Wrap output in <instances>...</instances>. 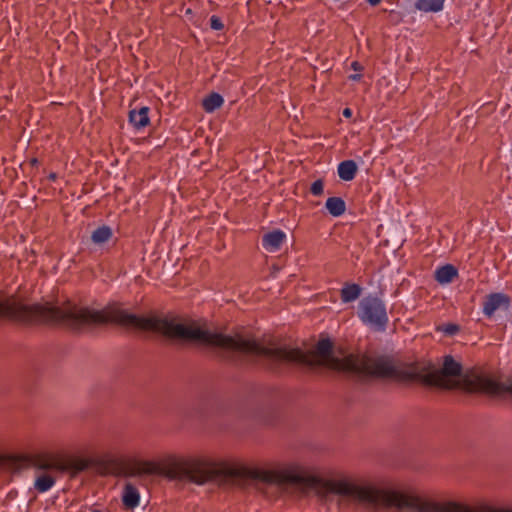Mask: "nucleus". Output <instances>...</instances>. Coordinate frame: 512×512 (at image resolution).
<instances>
[{
  "label": "nucleus",
  "mask_w": 512,
  "mask_h": 512,
  "mask_svg": "<svg viewBox=\"0 0 512 512\" xmlns=\"http://www.w3.org/2000/svg\"><path fill=\"white\" fill-rule=\"evenodd\" d=\"M351 68H352L353 70H355V71H361V70H362V66H361V64H360L359 62H357V61H353V62L351 63Z\"/></svg>",
  "instance_id": "5701e85b"
},
{
  "label": "nucleus",
  "mask_w": 512,
  "mask_h": 512,
  "mask_svg": "<svg viewBox=\"0 0 512 512\" xmlns=\"http://www.w3.org/2000/svg\"><path fill=\"white\" fill-rule=\"evenodd\" d=\"M113 237V231L111 227L102 225L97 227L91 233V241L96 245H103Z\"/></svg>",
  "instance_id": "a211bd4d"
},
{
  "label": "nucleus",
  "mask_w": 512,
  "mask_h": 512,
  "mask_svg": "<svg viewBox=\"0 0 512 512\" xmlns=\"http://www.w3.org/2000/svg\"><path fill=\"white\" fill-rule=\"evenodd\" d=\"M118 475L124 477L159 475L170 480L186 481L196 485H204L221 478H249L279 486L297 485L304 488H317L321 496L337 495L342 503L348 504L347 478L323 480L313 475L308 467L299 463H291L280 470L272 471L232 467L204 457L180 459L171 457L165 465L149 460H135L123 464L119 468Z\"/></svg>",
  "instance_id": "f03ea898"
},
{
  "label": "nucleus",
  "mask_w": 512,
  "mask_h": 512,
  "mask_svg": "<svg viewBox=\"0 0 512 512\" xmlns=\"http://www.w3.org/2000/svg\"><path fill=\"white\" fill-rule=\"evenodd\" d=\"M285 239L286 234L282 230H273L263 235L262 246L268 252H276L281 248Z\"/></svg>",
  "instance_id": "0eeeda50"
},
{
  "label": "nucleus",
  "mask_w": 512,
  "mask_h": 512,
  "mask_svg": "<svg viewBox=\"0 0 512 512\" xmlns=\"http://www.w3.org/2000/svg\"><path fill=\"white\" fill-rule=\"evenodd\" d=\"M460 326L455 323H444L436 327V331L442 332L445 336H455L460 331Z\"/></svg>",
  "instance_id": "6ab92c4d"
},
{
  "label": "nucleus",
  "mask_w": 512,
  "mask_h": 512,
  "mask_svg": "<svg viewBox=\"0 0 512 512\" xmlns=\"http://www.w3.org/2000/svg\"><path fill=\"white\" fill-rule=\"evenodd\" d=\"M64 466L66 467L64 471L72 470L74 473L82 472L88 468V464L84 460H77L71 463H64Z\"/></svg>",
  "instance_id": "aec40b11"
},
{
  "label": "nucleus",
  "mask_w": 512,
  "mask_h": 512,
  "mask_svg": "<svg viewBox=\"0 0 512 512\" xmlns=\"http://www.w3.org/2000/svg\"><path fill=\"white\" fill-rule=\"evenodd\" d=\"M56 483V479L54 476L49 474L48 472H43L39 474L34 482V488L39 493H44L50 490Z\"/></svg>",
  "instance_id": "2eb2a0df"
},
{
  "label": "nucleus",
  "mask_w": 512,
  "mask_h": 512,
  "mask_svg": "<svg viewBox=\"0 0 512 512\" xmlns=\"http://www.w3.org/2000/svg\"><path fill=\"white\" fill-rule=\"evenodd\" d=\"M458 275V270L452 264H446L435 271V279L440 284H448Z\"/></svg>",
  "instance_id": "f8f14e48"
},
{
  "label": "nucleus",
  "mask_w": 512,
  "mask_h": 512,
  "mask_svg": "<svg viewBox=\"0 0 512 512\" xmlns=\"http://www.w3.org/2000/svg\"><path fill=\"white\" fill-rule=\"evenodd\" d=\"M123 327L159 334L177 342L197 343L219 350L226 359L238 362L245 357H261L269 368L280 372L283 365L296 364L308 368L326 367L336 371L378 379H413L416 375L401 369L395 359L386 354H348L343 358L333 354V342L320 339L315 351L306 353L299 348L266 347L254 339L212 332L193 320L172 313L137 315L123 309Z\"/></svg>",
  "instance_id": "f257e3e1"
},
{
  "label": "nucleus",
  "mask_w": 512,
  "mask_h": 512,
  "mask_svg": "<svg viewBox=\"0 0 512 512\" xmlns=\"http://www.w3.org/2000/svg\"><path fill=\"white\" fill-rule=\"evenodd\" d=\"M48 179L51 181H55L57 179V174L52 172L48 175Z\"/></svg>",
  "instance_id": "a878e982"
},
{
  "label": "nucleus",
  "mask_w": 512,
  "mask_h": 512,
  "mask_svg": "<svg viewBox=\"0 0 512 512\" xmlns=\"http://www.w3.org/2000/svg\"><path fill=\"white\" fill-rule=\"evenodd\" d=\"M342 114L344 117L349 118L352 116V110L350 108H345Z\"/></svg>",
  "instance_id": "b1692460"
},
{
  "label": "nucleus",
  "mask_w": 512,
  "mask_h": 512,
  "mask_svg": "<svg viewBox=\"0 0 512 512\" xmlns=\"http://www.w3.org/2000/svg\"><path fill=\"white\" fill-rule=\"evenodd\" d=\"M362 292V288L356 283H345L340 290V297L343 303H351L357 300Z\"/></svg>",
  "instance_id": "9d476101"
},
{
  "label": "nucleus",
  "mask_w": 512,
  "mask_h": 512,
  "mask_svg": "<svg viewBox=\"0 0 512 512\" xmlns=\"http://www.w3.org/2000/svg\"><path fill=\"white\" fill-rule=\"evenodd\" d=\"M91 512H102V511L98 510V509H93Z\"/></svg>",
  "instance_id": "cd10ccee"
},
{
  "label": "nucleus",
  "mask_w": 512,
  "mask_h": 512,
  "mask_svg": "<svg viewBox=\"0 0 512 512\" xmlns=\"http://www.w3.org/2000/svg\"><path fill=\"white\" fill-rule=\"evenodd\" d=\"M323 190H324V183H323V180L322 179H317L315 180L312 184H311V187H310V192L314 195V196H320L323 194Z\"/></svg>",
  "instance_id": "412c9836"
},
{
  "label": "nucleus",
  "mask_w": 512,
  "mask_h": 512,
  "mask_svg": "<svg viewBox=\"0 0 512 512\" xmlns=\"http://www.w3.org/2000/svg\"><path fill=\"white\" fill-rule=\"evenodd\" d=\"M224 104V98L217 92H212L202 101V107L207 113H213Z\"/></svg>",
  "instance_id": "dca6fc26"
},
{
  "label": "nucleus",
  "mask_w": 512,
  "mask_h": 512,
  "mask_svg": "<svg viewBox=\"0 0 512 512\" xmlns=\"http://www.w3.org/2000/svg\"><path fill=\"white\" fill-rule=\"evenodd\" d=\"M445 0H417L415 8L424 13H438L443 10Z\"/></svg>",
  "instance_id": "ddd939ff"
},
{
  "label": "nucleus",
  "mask_w": 512,
  "mask_h": 512,
  "mask_svg": "<svg viewBox=\"0 0 512 512\" xmlns=\"http://www.w3.org/2000/svg\"><path fill=\"white\" fill-rule=\"evenodd\" d=\"M358 167L354 160H345L338 165V176L343 181H352L357 173Z\"/></svg>",
  "instance_id": "9b49d317"
},
{
  "label": "nucleus",
  "mask_w": 512,
  "mask_h": 512,
  "mask_svg": "<svg viewBox=\"0 0 512 512\" xmlns=\"http://www.w3.org/2000/svg\"><path fill=\"white\" fill-rule=\"evenodd\" d=\"M31 465L37 471L49 472V471H61L63 472L66 467L64 466V462H61L49 455L45 454H37L32 456Z\"/></svg>",
  "instance_id": "39448f33"
},
{
  "label": "nucleus",
  "mask_w": 512,
  "mask_h": 512,
  "mask_svg": "<svg viewBox=\"0 0 512 512\" xmlns=\"http://www.w3.org/2000/svg\"><path fill=\"white\" fill-rule=\"evenodd\" d=\"M357 317L366 326L384 332L389 324L385 301L376 294H368L358 303Z\"/></svg>",
  "instance_id": "20e7f679"
},
{
  "label": "nucleus",
  "mask_w": 512,
  "mask_h": 512,
  "mask_svg": "<svg viewBox=\"0 0 512 512\" xmlns=\"http://www.w3.org/2000/svg\"><path fill=\"white\" fill-rule=\"evenodd\" d=\"M484 388L493 394H510L512 396V380L507 382H495L493 380H486Z\"/></svg>",
  "instance_id": "4468645a"
},
{
  "label": "nucleus",
  "mask_w": 512,
  "mask_h": 512,
  "mask_svg": "<svg viewBox=\"0 0 512 512\" xmlns=\"http://www.w3.org/2000/svg\"><path fill=\"white\" fill-rule=\"evenodd\" d=\"M122 502L126 509H134L139 505V491L131 483H127L123 489Z\"/></svg>",
  "instance_id": "1a4fd4ad"
},
{
  "label": "nucleus",
  "mask_w": 512,
  "mask_h": 512,
  "mask_svg": "<svg viewBox=\"0 0 512 512\" xmlns=\"http://www.w3.org/2000/svg\"><path fill=\"white\" fill-rule=\"evenodd\" d=\"M210 27L213 30L220 31L224 28V24L218 16L212 15L210 17Z\"/></svg>",
  "instance_id": "4be33fe9"
},
{
  "label": "nucleus",
  "mask_w": 512,
  "mask_h": 512,
  "mask_svg": "<svg viewBox=\"0 0 512 512\" xmlns=\"http://www.w3.org/2000/svg\"><path fill=\"white\" fill-rule=\"evenodd\" d=\"M149 108L144 106L139 110L133 109L129 112L128 121L136 129L141 130L149 125Z\"/></svg>",
  "instance_id": "6e6552de"
},
{
  "label": "nucleus",
  "mask_w": 512,
  "mask_h": 512,
  "mask_svg": "<svg viewBox=\"0 0 512 512\" xmlns=\"http://www.w3.org/2000/svg\"><path fill=\"white\" fill-rule=\"evenodd\" d=\"M463 367L451 355H446L441 368L431 367V370L417 377L429 386L453 390L460 387L458 378L462 375Z\"/></svg>",
  "instance_id": "7ed1b4c3"
},
{
  "label": "nucleus",
  "mask_w": 512,
  "mask_h": 512,
  "mask_svg": "<svg viewBox=\"0 0 512 512\" xmlns=\"http://www.w3.org/2000/svg\"><path fill=\"white\" fill-rule=\"evenodd\" d=\"M510 305V297L504 293H491L486 296L485 301L483 302V313L491 317L496 310L503 308L507 310Z\"/></svg>",
  "instance_id": "423d86ee"
},
{
  "label": "nucleus",
  "mask_w": 512,
  "mask_h": 512,
  "mask_svg": "<svg viewBox=\"0 0 512 512\" xmlns=\"http://www.w3.org/2000/svg\"><path fill=\"white\" fill-rule=\"evenodd\" d=\"M325 207L333 217H339L345 213L346 203L341 197H329Z\"/></svg>",
  "instance_id": "f3484780"
},
{
  "label": "nucleus",
  "mask_w": 512,
  "mask_h": 512,
  "mask_svg": "<svg viewBox=\"0 0 512 512\" xmlns=\"http://www.w3.org/2000/svg\"><path fill=\"white\" fill-rule=\"evenodd\" d=\"M362 78L361 74H351L349 76V79L352 81H359Z\"/></svg>",
  "instance_id": "393cba45"
},
{
  "label": "nucleus",
  "mask_w": 512,
  "mask_h": 512,
  "mask_svg": "<svg viewBox=\"0 0 512 512\" xmlns=\"http://www.w3.org/2000/svg\"><path fill=\"white\" fill-rule=\"evenodd\" d=\"M367 2L372 6H376L381 2V0H367Z\"/></svg>",
  "instance_id": "bb28decb"
}]
</instances>
